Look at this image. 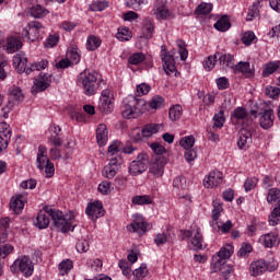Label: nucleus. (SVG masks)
Instances as JSON below:
<instances>
[{"label":"nucleus","instance_id":"40","mask_svg":"<svg viewBox=\"0 0 280 280\" xmlns=\"http://www.w3.org/2000/svg\"><path fill=\"white\" fill-rule=\"evenodd\" d=\"M68 58H70V60L74 63L78 65V62H80V54L78 52V46L77 45H72L68 48V52H67Z\"/></svg>","mask_w":280,"mask_h":280},{"label":"nucleus","instance_id":"11","mask_svg":"<svg viewBox=\"0 0 280 280\" xmlns=\"http://www.w3.org/2000/svg\"><path fill=\"white\" fill-rule=\"evenodd\" d=\"M167 164V160L165 158L152 159L151 165L149 168L150 174H152L155 178H161L165 172V165Z\"/></svg>","mask_w":280,"mask_h":280},{"label":"nucleus","instance_id":"27","mask_svg":"<svg viewBox=\"0 0 280 280\" xmlns=\"http://www.w3.org/2000/svg\"><path fill=\"white\" fill-rule=\"evenodd\" d=\"M23 47V43L18 37H9L7 42L8 54H14Z\"/></svg>","mask_w":280,"mask_h":280},{"label":"nucleus","instance_id":"53","mask_svg":"<svg viewBox=\"0 0 280 280\" xmlns=\"http://www.w3.org/2000/svg\"><path fill=\"white\" fill-rule=\"evenodd\" d=\"M151 108H163L165 106V98L163 96H154L150 103Z\"/></svg>","mask_w":280,"mask_h":280},{"label":"nucleus","instance_id":"41","mask_svg":"<svg viewBox=\"0 0 280 280\" xmlns=\"http://www.w3.org/2000/svg\"><path fill=\"white\" fill-rule=\"evenodd\" d=\"M195 143H196V138H194V136L184 137L179 141V145H182L184 150H191Z\"/></svg>","mask_w":280,"mask_h":280},{"label":"nucleus","instance_id":"49","mask_svg":"<svg viewBox=\"0 0 280 280\" xmlns=\"http://www.w3.org/2000/svg\"><path fill=\"white\" fill-rule=\"evenodd\" d=\"M218 60L217 52L214 55H211L207 58V60L203 61V68L206 71H211L213 67H215V62Z\"/></svg>","mask_w":280,"mask_h":280},{"label":"nucleus","instance_id":"22","mask_svg":"<svg viewBox=\"0 0 280 280\" xmlns=\"http://www.w3.org/2000/svg\"><path fill=\"white\" fill-rule=\"evenodd\" d=\"M49 61H47V59H43L39 62H33L30 66L24 67V73H26V75H30V73L34 71H43V69H47Z\"/></svg>","mask_w":280,"mask_h":280},{"label":"nucleus","instance_id":"33","mask_svg":"<svg viewBox=\"0 0 280 280\" xmlns=\"http://www.w3.org/2000/svg\"><path fill=\"white\" fill-rule=\"evenodd\" d=\"M9 95L14 102H23V100H25L23 90L14 85L9 89Z\"/></svg>","mask_w":280,"mask_h":280},{"label":"nucleus","instance_id":"6","mask_svg":"<svg viewBox=\"0 0 280 280\" xmlns=\"http://www.w3.org/2000/svg\"><path fill=\"white\" fill-rule=\"evenodd\" d=\"M50 84H51V74L39 73V75L34 81V85L32 88V94L37 95L38 93H43V91H47Z\"/></svg>","mask_w":280,"mask_h":280},{"label":"nucleus","instance_id":"4","mask_svg":"<svg viewBox=\"0 0 280 280\" xmlns=\"http://www.w3.org/2000/svg\"><path fill=\"white\" fill-rule=\"evenodd\" d=\"M10 270L13 272V275H16V272L20 271L25 277H32V275H34V262L30 256L24 255L14 260L10 267Z\"/></svg>","mask_w":280,"mask_h":280},{"label":"nucleus","instance_id":"5","mask_svg":"<svg viewBox=\"0 0 280 280\" xmlns=\"http://www.w3.org/2000/svg\"><path fill=\"white\" fill-rule=\"evenodd\" d=\"M148 165H150V156L148 153H140L137 159L130 163L128 172L131 176H139V174H143V172L148 170Z\"/></svg>","mask_w":280,"mask_h":280},{"label":"nucleus","instance_id":"59","mask_svg":"<svg viewBox=\"0 0 280 280\" xmlns=\"http://www.w3.org/2000/svg\"><path fill=\"white\" fill-rule=\"evenodd\" d=\"M220 272H221V277H223V279L228 280L229 277H231V273L233 272V269L231 267H229V265L224 264V265H220L219 267Z\"/></svg>","mask_w":280,"mask_h":280},{"label":"nucleus","instance_id":"7","mask_svg":"<svg viewBox=\"0 0 280 280\" xmlns=\"http://www.w3.org/2000/svg\"><path fill=\"white\" fill-rule=\"evenodd\" d=\"M266 270H269V272H275V270H277V265L269 267L266 260L258 259L253 261L249 266V275L252 277H259V275L266 272Z\"/></svg>","mask_w":280,"mask_h":280},{"label":"nucleus","instance_id":"62","mask_svg":"<svg viewBox=\"0 0 280 280\" xmlns=\"http://www.w3.org/2000/svg\"><path fill=\"white\" fill-rule=\"evenodd\" d=\"M112 183L108 180H104L103 183H101L98 185V191L100 194H103L104 196H106L107 194H110V187H112Z\"/></svg>","mask_w":280,"mask_h":280},{"label":"nucleus","instance_id":"14","mask_svg":"<svg viewBox=\"0 0 280 280\" xmlns=\"http://www.w3.org/2000/svg\"><path fill=\"white\" fill-rule=\"evenodd\" d=\"M235 248L233 245H225L223 248H221L218 253V256H214L213 259H215V268H220V266H224L226 264V259L231 257V254L234 253Z\"/></svg>","mask_w":280,"mask_h":280},{"label":"nucleus","instance_id":"24","mask_svg":"<svg viewBox=\"0 0 280 280\" xmlns=\"http://www.w3.org/2000/svg\"><path fill=\"white\" fill-rule=\"evenodd\" d=\"M217 58H219V62L221 67H229L230 69H233L235 67V57L232 55H226L222 52H215Z\"/></svg>","mask_w":280,"mask_h":280},{"label":"nucleus","instance_id":"46","mask_svg":"<svg viewBox=\"0 0 280 280\" xmlns=\"http://www.w3.org/2000/svg\"><path fill=\"white\" fill-rule=\"evenodd\" d=\"M253 253V245L249 243H243L237 252L238 257H248Z\"/></svg>","mask_w":280,"mask_h":280},{"label":"nucleus","instance_id":"28","mask_svg":"<svg viewBox=\"0 0 280 280\" xmlns=\"http://www.w3.org/2000/svg\"><path fill=\"white\" fill-rule=\"evenodd\" d=\"M46 161H49V159H47V147L40 144L38 147V153H37V167H38V170H44L45 168Z\"/></svg>","mask_w":280,"mask_h":280},{"label":"nucleus","instance_id":"15","mask_svg":"<svg viewBox=\"0 0 280 280\" xmlns=\"http://www.w3.org/2000/svg\"><path fill=\"white\" fill-rule=\"evenodd\" d=\"M85 213L91 220H97L104 215V206L101 201H94L86 207Z\"/></svg>","mask_w":280,"mask_h":280},{"label":"nucleus","instance_id":"3","mask_svg":"<svg viewBox=\"0 0 280 280\" xmlns=\"http://www.w3.org/2000/svg\"><path fill=\"white\" fill-rule=\"evenodd\" d=\"M145 110V101L129 96L121 107V115L125 119H137Z\"/></svg>","mask_w":280,"mask_h":280},{"label":"nucleus","instance_id":"57","mask_svg":"<svg viewBox=\"0 0 280 280\" xmlns=\"http://www.w3.org/2000/svg\"><path fill=\"white\" fill-rule=\"evenodd\" d=\"M44 167H45L46 178H51L54 176V174L56 173L54 163H51V161H49V160H46Z\"/></svg>","mask_w":280,"mask_h":280},{"label":"nucleus","instance_id":"19","mask_svg":"<svg viewBox=\"0 0 280 280\" xmlns=\"http://www.w3.org/2000/svg\"><path fill=\"white\" fill-rule=\"evenodd\" d=\"M127 229L132 233L143 235L148 231V222H144L142 219H136L133 223L127 226Z\"/></svg>","mask_w":280,"mask_h":280},{"label":"nucleus","instance_id":"39","mask_svg":"<svg viewBox=\"0 0 280 280\" xmlns=\"http://www.w3.org/2000/svg\"><path fill=\"white\" fill-rule=\"evenodd\" d=\"M191 245L194 246L195 250L202 249V234L200 233V228H197L196 234L191 240Z\"/></svg>","mask_w":280,"mask_h":280},{"label":"nucleus","instance_id":"17","mask_svg":"<svg viewBox=\"0 0 280 280\" xmlns=\"http://www.w3.org/2000/svg\"><path fill=\"white\" fill-rule=\"evenodd\" d=\"M250 143H253V133L250 132V130L246 128H242L238 131V141H237V145L240 150H244V148H247V145H250Z\"/></svg>","mask_w":280,"mask_h":280},{"label":"nucleus","instance_id":"23","mask_svg":"<svg viewBox=\"0 0 280 280\" xmlns=\"http://www.w3.org/2000/svg\"><path fill=\"white\" fill-rule=\"evenodd\" d=\"M96 141L100 145H106L108 141V128L106 125L101 124L96 129Z\"/></svg>","mask_w":280,"mask_h":280},{"label":"nucleus","instance_id":"58","mask_svg":"<svg viewBox=\"0 0 280 280\" xmlns=\"http://www.w3.org/2000/svg\"><path fill=\"white\" fill-rule=\"evenodd\" d=\"M177 46L179 49V56H180V60H187V56H189V51H187V48L185 47V42H183L182 39L177 40Z\"/></svg>","mask_w":280,"mask_h":280},{"label":"nucleus","instance_id":"61","mask_svg":"<svg viewBox=\"0 0 280 280\" xmlns=\"http://www.w3.org/2000/svg\"><path fill=\"white\" fill-rule=\"evenodd\" d=\"M213 126L212 128H222L224 126V114L220 113V114H215L213 117Z\"/></svg>","mask_w":280,"mask_h":280},{"label":"nucleus","instance_id":"18","mask_svg":"<svg viewBox=\"0 0 280 280\" xmlns=\"http://www.w3.org/2000/svg\"><path fill=\"white\" fill-rule=\"evenodd\" d=\"M232 69H234V73H242L245 78L255 75V70L250 69V62L240 61Z\"/></svg>","mask_w":280,"mask_h":280},{"label":"nucleus","instance_id":"56","mask_svg":"<svg viewBox=\"0 0 280 280\" xmlns=\"http://www.w3.org/2000/svg\"><path fill=\"white\" fill-rule=\"evenodd\" d=\"M257 16H259V5L253 4L248 10L246 21H253V19H257Z\"/></svg>","mask_w":280,"mask_h":280},{"label":"nucleus","instance_id":"42","mask_svg":"<svg viewBox=\"0 0 280 280\" xmlns=\"http://www.w3.org/2000/svg\"><path fill=\"white\" fill-rule=\"evenodd\" d=\"M116 38L121 42L130 40V38H132V34L130 33V30L128 27H121V28H118Z\"/></svg>","mask_w":280,"mask_h":280},{"label":"nucleus","instance_id":"12","mask_svg":"<svg viewBox=\"0 0 280 280\" xmlns=\"http://www.w3.org/2000/svg\"><path fill=\"white\" fill-rule=\"evenodd\" d=\"M12 139V129L8 122H0V152L8 150V145Z\"/></svg>","mask_w":280,"mask_h":280},{"label":"nucleus","instance_id":"32","mask_svg":"<svg viewBox=\"0 0 280 280\" xmlns=\"http://www.w3.org/2000/svg\"><path fill=\"white\" fill-rule=\"evenodd\" d=\"M48 14H49V10L43 8V5L40 4L32 7L31 9V15L34 19H44V16H47Z\"/></svg>","mask_w":280,"mask_h":280},{"label":"nucleus","instance_id":"45","mask_svg":"<svg viewBox=\"0 0 280 280\" xmlns=\"http://www.w3.org/2000/svg\"><path fill=\"white\" fill-rule=\"evenodd\" d=\"M133 205H152V198L148 195L135 196L132 198Z\"/></svg>","mask_w":280,"mask_h":280},{"label":"nucleus","instance_id":"1","mask_svg":"<svg viewBox=\"0 0 280 280\" xmlns=\"http://www.w3.org/2000/svg\"><path fill=\"white\" fill-rule=\"evenodd\" d=\"M49 218H51L55 229L60 231L61 233H69V231H73L71 229V220H73V214H70L69 218L62 213V211L57 209H51L49 206L44 207V211H39L34 224L37 229H47L49 226Z\"/></svg>","mask_w":280,"mask_h":280},{"label":"nucleus","instance_id":"2","mask_svg":"<svg viewBox=\"0 0 280 280\" xmlns=\"http://www.w3.org/2000/svg\"><path fill=\"white\" fill-rule=\"evenodd\" d=\"M83 84V92L85 95H95L100 86L105 85L106 82L102 79V74L97 71L82 72L80 74Z\"/></svg>","mask_w":280,"mask_h":280},{"label":"nucleus","instance_id":"63","mask_svg":"<svg viewBox=\"0 0 280 280\" xmlns=\"http://www.w3.org/2000/svg\"><path fill=\"white\" fill-rule=\"evenodd\" d=\"M120 149V142L119 141H114L109 147H108V156H115L117 152H119Z\"/></svg>","mask_w":280,"mask_h":280},{"label":"nucleus","instance_id":"13","mask_svg":"<svg viewBox=\"0 0 280 280\" xmlns=\"http://www.w3.org/2000/svg\"><path fill=\"white\" fill-rule=\"evenodd\" d=\"M110 104H113V93L108 89L103 90L98 104L100 110L102 113H110V110H113Z\"/></svg>","mask_w":280,"mask_h":280},{"label":"nucleus","instance_id":"30","mask_svg":"<svg viewBox=\"0 0 280 280\" xmlns=\"http://www.w3.org/2000/svg\"><path fill=\"white\" fill-rule=\"evenodd\" d=\"M150 148L153 152V155H152L153 160H156L159 158L165 159V156H163V154H165V152H167L165 147L161 145L159 142H153L150 144Z\"/></svg>","mask_w":280,"mask_h":280},{"label":"nucleus","instance_id":"43","mask_svg":"<svg viewBox=\"0 0 280 280\" xmlns=\"http://www.w3.org/2000/svg\"><path fill=\"white\" fill-rule=\"evenodd\" d=\"M102 45V40L95 36H89L88 42H86V47L90 51H95L97 47Z\"/></svg>","mask_w":280,"mask_h":280},{"label":"nucleus","instance_id":"9","mask_svg":"<svg viewBox=\"0 0 280 280\" xmlns=\"http://www.w3.org/2000/svg\"><path fill=\"white\" fill-rule=\"evenodd\" d=\"M152 12L158 21H166V19L172 16V12H170V9L167 8V4L164 2V0H156L154 2Z\"/></svg>","mask_w":280,"mask_h":280},{"label":"nucleus","instance_id":"64","mask_svg":"<svg viewBox=\"0 0 280 280\" xmlns=\"http://www.w3.org/2000/svg\"><path fill=\"white\" fill-rule=\"evenodd\" d=\"M78 253H86L89 250V241L82 240L77 243L75 246Z\"/></svg>","mask_w":280,"mask_h":280},{"label":"nucleus","instance_id":"47","mask_svg":"<svg viewBox=\"0 0 280 280\" xmlns=\"http://www.w3.org/2000/svg\"><path fill=\"white\" fill-rule=\"evenodd\" d=\"M60 40V36L58 34L49 35L47 39L44 43V46L48 49H51V47H56Z\"/></svg>","mask_w":280,"mask_h":280},{"label":"nucleus","instance_id":"10","mask_svg":"<svg viewBox=\"0 0 280 280\" xmlns=\"http://www.w3.org/2000/svg\"><path fill=\"white\" fill-rule=\"evenodd\" d=\"M161 49H162L161 58H162V61L164 62L163 69L166 75H171L172 73H174V71H176V63L174 61V57L170 55V52L167 51V46L162 45Z\"/></svg>","mask_w":280,"mask_h":280},{"label":"nucleus","instance_id":"50","mask_svg":"<svg viewBox=\"0 0 280 280\" xmlns=\"http://www.w3.org/2000/svg\"><path fill=\"white\" fill-rule=\"evenodd\" d=\"M145 60V55L143 52H136L131 55L128 59L129 65H141Z\"/></svg>","mask_w":280,"mask_h":280},{"label":"nucleus","instance_id":"54","mask_svg":"<svg viewBox=\"0 0 280 280\" xmlns=\"http://www.w3.org/2000/svg\"><path fill=\"white\" fill-rule=\"evenodd\" d=\"M258 182L259 180L257 179V177H248L244 183L245 191H250L255 189L257 187Z\"/></svg>","mask_w":280,"mask_h":280},{"label":"nucleus","instance_id":"52","mask_svg":"<svg viewBox=\"0 0 280 280\" xmlns=\"http://www.w3.org/2000/svg\"><path fill=\"white\" fill-rule=\"evenodd\" d=\"M106 8H108V2L96 1L90 4V10L92 12H103Z\"/></svg>","mask_w":280,"mask_h":280},{"label":"nucleus","instance_id":"48","mask_svg":"<svg viewBox=\"0 0 280 280\" xmlns=\"http://www.w3.org/2000/svg\"><path fill=\"white\" fill-rule=\"evenodd\" d=\"M71 268H73V261L70 259L63 260L59 264L60 275L62 276L69 275V270H71Z\"/></svg>","mask_w":280,"mask_h":280},{"label":"nucleus","instance_id":"26","mask_svg":"<svg viewBox=\"0 0 280 280\" xmlns=\"http://www.w3.org/2000/svg\"><path fill=\"white\" fill-rule=\"evenodd\" d=\"M163 126L161 124H148L142 128V137L144 139H149L152 135H156L159 130H161Z\"/></svg>","mask_w":280,"mask_h":280},{"label":"nucleus","instance_id":"55","mask_svg":"<svg viewBox=\"0 0 280 280\" xmlns=\"http://www.w3.org/2000/svg\"><path fill=\"white\" fill-rule=\"evenodd\" d=\"M133 277L136 280L144 279V277H148V267L141 266L140 268L132 271Z\"/></svg>","mask_w":280,"mask_h":280},{"label":"nucleus","instance_id":"37","mask_svg":"<svg viewBox=\"0 0 280 280\" xmlns=\"http://www.w3.org/2000/svg\"><path fill=\"white\" fill-rule=\"evenodd\" d=\"M212 10H213V4L203 2L196 8L195 12L196 14H198V16H200V15L211 14Z\"/></svg>","mask_w":280,"mask_h":280},{"label":"nucleus","instance_id":"38","mask_svg":"<svg viewBox=\"0 0 280 280\" xmlns=\"http://www.w3.org/2000/svg\"><path fill=\"white\" fill-rule=\"evenodd\" d=\"M262 241L266 248H272V246H277L279 244V238L275 234H265Z\"/></svg>","mask_w":280,"mask_h":280},{"label":"nucleus","instance_id":"44","mask_svg":"<svg viewBox=\"0 0 280 280\" xmlns=\"http://www.w3.org/2000/svg\"><path fill=\"white\" fill-rule=\"evenodd\" d=\"M265 95L271 100H277L280 95V88L268 85L265 88Z\"/></svg>","mask_w":280,"mask_h":280},{"label":"nucleus","instance_id":"51","mask_svg":"<svg viewBox=\"0 0 280 280\" xmlns=\"http://www.w3.org/2000/svg\"><path fill=\"white\" fill-rule=\"evenodd\" d=\"M117 172L119 168H115L114 166H109L108 164L103 168L102 173L105 178L112 179L114 176H117Z\"/></svg>","mask_w":280,"mask_h":280},{"label":"nucleus","instance_id":"16","mask_svg":"<svg viewBox=\"0 0 280 280\" xmlns=\"http://www.w3.org/2000/svg\"><path fill=\"white\" fill-rule=\"evenodd\" d=\"M222 180H223L222 172L212 171L210 172L208 177L203 179V186L207 187V189L211 187H218L219 185H222Z\"/></svg>","mask_w":280,"mask_h":280},{"label":"nucleus","instance_id":"60","mask_svg":"<svg viewBox=\"0 0 280 280\" xmlns=\"http://www.w3.org/2000/svg\"><path fill=\"white\" fill-rule=\"evenodd\" d=\"M12 250H14V246H12L11 244H4L0 246V257L2 259H5V257H8L10 253H12Z\"/></svg>","mask_w":280,"mask_h":280},{"label":"nucleus","instance_id":"34","mask_svg":"<svg viewBox=\"0 0 280 280\" xmlns=\"http://www.w3.org/2000/svg\"><path fill=\"white\" fill-rule=\"evenodd\" d=\"M168 117L171 121H178L183 117V107L180 105H175L170 108Z\"/></svg>","mask_w":280,"mask_h":280},{"label":"nucleus","instance_id":"35","mask_svg":"<svg viewBox=\"0 0 280 280\" xmlns=\"http://www.w3.org/2000/svg\"><path fill=\"white\" fill-rule=\"evenodd\" d=\"M213 210H212V220L214 222H218V220H220V214L222 213V211H224V208H222V202H220V199H215L213 202Z\"/></svg>","mask_w":280,"mask_h":280},{"label":"nucleus","instance_id":"36","mask_svg":"<svg viewBox=\"0 0 280 280\" xmlns=\"http://www.w3.org/2000/svg\"><path fill=\"white\" fill-rule=\"evenodd\" d=\"M142 34L144 38H151L154 34V24L150 20H145L142 25Z\"/></svg>","mask_w":280,"mask_h":280},{"label":"nucleus","instance_id":"21","mask_svg":"<svg viewBox=\"0 0 280 280\" xmlns=\"http://www.w3.org/2000/svg\"><path fill=\"white\" fill-rule=\"evenodd\" d=\"M9 207L11 211H14V213H21L23 211V208L25 207V202H23V195L12 197Z\"/></svg>","mask_w":280,"mask_h":280},{"label":"nucleus","instance_id":"25","mask_svg":"<svg viewBox=\"0 0 280 280\" xmlns=\"http://www.w3.org/2000/svg\"><path fill=\"white\" fill-rule=\"evenodd\" d=\"M276 71H280V61H270L262 68V78H270Z\"/></svg>","mask_w":280,"mask_h":280},{"label":"nucleus","instance_id":"29","mask_svg":"<svg viewBox=\"0 0 280 280\" xmlns=\"http://www.w3.org/2000/svg\"><path fill=\"white\" fill-rule=\"evenodd\" d=\"M214 30H218V32H228V30H231V22L229 21V16H221L214 24Z\"/></svg>","mask_w":280,"mask_h":280},{"label":"nucleus","instance_id":"31","mask_svg":"<svg viewBox=\"0 0 280 280\" xmlns=\"http://www.w3.org/2000/svg\"><path fill=\"white\" fill-rule=\"evenodd\" d=\"M167 242H170L171 244L174 243V238L172 237V234H170V232L160 233L154 238V243L156 244V246H163V244H167Z\"/></svg>","mask_w":280,"mask_h":280},{"label":"nucleus","instance_id":"8","mask_svg":"<svg viewBox=\"0 0 280 280\" xmlns=\"http://www.w3.org/2000/svg\"><path fill=\"white\" fill-rule=\"evenodd\" d=\"M27 27L28 30H23L22 35L28 38V40H32V43H34V40L37 38H40V30H45V26H43L38 21L28 22Z\"/></svg>","mask_w":280,"mask_h":280},{"label":"nucleus","instance_id":"20","mask_svg":"<svg viewBox=\"0 0 280 280\" xmlns=\"http://www.w3.org/2000/svg\"><path fill=\"white\" fill-rule=\"evenodd\" d=\"M275 113L272 109H267L264 112L259 119L260 127L264 128V130H268V128H272L275 121L272 120Z\"/></svg>","mask_w":280,"mask_h":280}]
</instances>
